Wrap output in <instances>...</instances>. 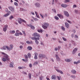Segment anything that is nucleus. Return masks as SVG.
I'll return each mask as SVG.
<instances>
[{
    "mask_svg": "<svg viewBox=\"0 0 80 80\" xmlns=\"http://www.w3.org/2000/svg\"><path fill=\"white\" fill-rule=\"evenodd\" d=\"M33 36L34 37H38V38L40 37V34H39L37 33V32H35L33 33Z\"/></svg>",
    "mask_w": 80,
    "mask_h": 80,
    "instance_id": "obj_5",
    "label": "nucleus"
},
{
    "mask_svg": "<svg viewBox=\"0 0 80 80\" xmlns=\"http://www.w3.org/2000/svg\"><path fill=\"white\" fill-rule=\"evenodd\" d=\"M27 49L28 50H31L32 49V48L30 46H28L27 47Z\"/></svg>",
    "mask_w": 80,
    "mask_h": 80,
    "instance_id": "obj_21",
    "label": "nucleus"
},
{
    "mask_svg": "<svg viewBox=\"0 0 80 80\" xmlns=\"http://www.w3.org/2000/svg\"><path fill=\"white\" fill-rule=\"evenodd\" d=\"M62 39L64 40V41H67V39H66V38L64 37H62Z\"/></svg>",
    "mask_w": 80,
    "mask_h": 80,
    "instance_id": "obj_44",
    "label": "nucleus"
},
{
    "mask_svg": "<svg viewBox=\"0 0 80 80\" xmlns=\"http://www.w3.org/2000/svg\"><path fill=\"white\" fill-rule=\"evenodd\" d=\"M8 8L9 10H11V11H12V12L14 11V8H12V7H9Z\"/></svg>",
    "mask_w": 80,
    "mask_h": 80,
    "instance_id": "obj_18",
    "label": "nucleus"
},
{
    "mask_svg": "<svg viewBox=\"0 0 80 80\" xmlns=\"http://www.w3.org/2000/svg\"><path fill=\"white\" fill-rule=\"evenodd\" d=\"M38 32L42 33V29H38L37 30Z\"/></svg>",
    "mask_w": 80,
    "mask_h": 80,
    "instance_id": "obj_33",
    "label": "nucleus"
},
{
    "mask_svg": "<svg viewBox=\"0 0 80 80\" xmlns=\"http://www.w3.org/2000/svg\"><path fill=\"white\" fill-rule=\"evenodd\" d=\"M42 78H43V76H41V77L40 78V80H42Z\"/></svg>",
    "mask_w": 80,
    "mask_h": 80,
    "instance_id": "obj_50",
    "label": "nucleus"
},
{
    "mask_svg": "<svg viewBox=\"0 0 80 80\" xmlns=\"http://www.w3.org/2000/svg\"><path fill=\"white\" fill-rule=\"evenodd\" d=\"M31 13L32 15H35V14L33 12H31Z\"/></svg>",
    "mask_w": 80,
    "mask_h": 80,
    "instance_id": "obj_63",
    "label": "nucleus"
},
{
    "mask_svg": "<svg viewBox=\"0 0 80 80\" xmlns=\"http://www.w3.org/2000/svg\"><path fill=\"white\" fill-rule=\"evenodd\" d=\"M71 77L72 78H76V77L75 76L73 75L71 76Z\"/></svg>",
    "mask_w": 80,
    "mask_h": 80,
    "instance_id": "obj_37",
    "label": "nucleus"
},
{
    "mask_svg": "<svg viewBox=\"0 0 80 80\" xmlns=\"http://www.w3.org/2000/svg\"><path fill=\"white\" fill-rule=\"evenodd\" d=\"M10 32L11 33H15V31L14 30H13V31H11Z\"/></svg>",
    "mask_w": 80,
    "mask_h": 80,
    "instance_id": "obj_34",
    "label": "nucleus"
},
{
    "mask_svg": "<svg viewBox=\"0 0 80 80\" xmlns=\"http://www.w3.org/2000/svg\"><path fill=\"white\" fill-rule=\"evenodd\" d=\"M74 38H78V36L77 35H75V36H74Z\"/></svg>",
    "mask_w": 80,
    "mask_h": 80,
    "instance_id": "obj_45",
    "label": "nucleus"
},
{
    "mask_svg": "<svg viewBox=\"0 0 80 80\" xmlns=\"http://www.w3.org/2000/svg\"><path fill=\"white\" fill-rule=\"evenodd\" d=\"M78 63H80V60L78 61V62H77Z\"/></svg>",
    "mask_w": 80,
    "mask_h": 80,
    "instance_id": "obj_64",
    "label": "nucleus"
},
{
    "mask_svg": "<svg viewBox=\"0 0 80 80\" xmlns=\"http://www.w3.org/2000/svg\"><path fill=\"white\" fill-rule=\"evenodd\" d=\"M64 15H65L66 17H69V14H68V12L66 11H64Z\"/></svg>",
    "mask_w": 80,
    "mask_h": 80,
    "instance_id": "obj_8",
    "label": "nucleus"
},
{
    "mask_svg": "<svg viewBox=\"0 0 80 80\" xmlns=\"http://www.w3.org/2000/svg\"><path fill=\"white\" fill-rule=\"evenodd\" d=\"M22 32L23 34L24 35V36H26V34L25 33V31H22Z\"/></svg>",
    "mask_w": 80,
    "mask_h": 80,
    "instance_id": "obj_40",
    "label": "nucleus"
},
{
    "mask_svg": "<svg viewBox=\"0 0 80 80\" xmlns=\"http://www.w3.org/2000/svg\"><path fill=\"white\" fill-rule=\"evenodd\" d=\"M35 5L37 7H40V4L38 3H35Z\"/></svg>",
    "mask_w": 80,
    "mask_h": 80,
    "instance_id": "obj_17",
    "label": "nucleus"
},
{
    "mask_svg": "<svg viewBox=\"0 0 80 80\" xmlns=\"http://www.w3.org/2000/svg\"><path fill=\"white\" fill-rule=\"evenodd\" d=\"M24 57H25V58H26L27 59V58H28V57H27V55H25Z\"/></svg>",
    "mask_w": 80,
    "mask_h": 80,
    "instance_id": "obj_48",
    "label": "nucleus"
},
{
    "mask_svg": "<svg viewBox=\"0 0 80 80\" xmlns=\"http://www.w3.org/2000/svg\"><path fill=\"white\" fill-rule=\"evenodd\" d=\"M28 77L30 79H31V78H32L31 74H30V73H29L28 74Z\"/></svg>",
    "mask_w": 80,
    "mask_h": 80,
    "instance_id": "obj_32",
    "label": "nucleus"
},
{
    "mask_svg": "<svg viewBox=\"0 0 80 80\" xmlns=\"http://www.w3.org/2000/svg\"><path fill=\"white\" fill-rule=\"evenodd\" d=\"M9 47H10L8 46H7V50H9V51H10V50H12L13 47V45L12 44L10 45Z\"/></svg>",
    "mask_w": 80,
    "mask_h": 80,
    "instance_id": "obj_3",
    "label": "nucleus"
},
{
    "mask_svg": "<svg viewBox=\"0 0 80 80\" xmlns=\"http://www.w3.org/2000/svg\"><path fill=\"white\" fill-rule=\"evenodd\" d=\"M15 5H16V6H17L18 5V3L17 2H15L14 3Z\"/></svg>",
    "mask_w": 80,
    "mask_h": 80,
    "instance_id": "obj_47",
    "label": "nucleus"
},
{
    "mask_svg": "<svg viewBox=\"0 0 80 80\" xmlns=\"http://www.w3.org/2000/svg\"><path fill=\"white\" fill-rule=\"evenodd\" d=\"M57 50H58V48H55V51H57Z\"/></svg>",
    "mask_w": 80,
    "mask_h": 80,
    "instance_id": "obj_59",
    "label": "nucleus"
},
{
    "mask_svg": "<svg viewBox=\"0 0 80 80\" xmlns=\"http://www.w3.org/2000/svg\"><path fill=\"white\" fill-rule=\"evenodd\" d=\"M31 39H32V40H40V38L38 37L37 38L35 37H32Z\"/></svg>",
    "mask_w": 80,
    "mask_h": 80,
    "instance_id": "obj_9",
    "label": "nucleus"
},
{
    "mask_svg": "<svg viewBox=\"0 0 80 80\" xmlns=\"http://www.w3.org/2000/svg\"><path fill=\"white\" fill-rule=\"evenodd\" d=\"M20 48L21 49H22L23 48V46H20Z\"/></svg>",
    "mask_w": 80,
    "mask_h": 80,
    "instance_id": "obj_62",
    "label": "nucleus"
},
{
    "mask_svg": "<svg viewBox=\"0 0 80 80\" xmlns=\"http://www.w3.org/2000/svg\"><path fill=\"white\" fill-rule=\"evenodd\" d=\"M57 15L61 19H62V18H63V15H62L61 14H57Z\"/></svg>",
    "mask_w": 80,
    "mask_h": 80,
    "instance_id": "obj_11",
    "label": "nucleus"
},
{
    "mask_svg": "<svg viewBox=\"0 0 80 80\" xmlns=\"http://www.w3.org/2000/svg\"><path fill=\"white\" fill-rule=\"evenodd\" d=\"M71 37H72V38H73V37H74V34H72L71 35Z\"/></svg>",
    "mask_w": 80,
    "mask_h": 80,
    "instance_id": "obj_55",
    "label": "nucleus"
},
{
    "mask_svg": "<svg viewBox=\"0 0 80 80\" xmlns=\"http://www.w3.org/2000/svg\"><path fill=\"white\" fill-rule=\"evenodd\" d=\"M72 73L73 74H75L76 73V71L74 70H72L71 71Z\"/></svg>",
    "mask_w": 80,
    "mask_h": 80,
    "instance_id": "obj_22",
    "label": "nucleus"
},
{
    "mask_svg": "<svg viewBox=\"0 0 80 80\" xmlns=\"http://www.w3.org/2000/svg\"><path fill=\"white\" fill-rule=\"evenodd\" d=\"M65 62H71V60H70L68 59H65Z\"/></svg>",
    "mask_w": 80,
    "mask_h": 80,
    "instance_id": "obj_23",
    "label": "nucleus"
},
{
    "mask_svg": "<svg viewBox=\"0 0 80 80\" xmlns=\"http://www.w3.org/2000/svg\"><path fill=\"white\" fill-rule=\"evenodd\" d=\"M2 60L3 62H6L7 61V59L5 58H2Z\"/></svg>",
    "mask_w": 80,
    "mask_h": 80,
    "instance_id": "obj_30",
    "label": "nucleus"
},
{
    "mask_svg": "<svg viewBox=\"0 0 80 80\" xmlns=\"http://www.w3.org/2000/svg\"><path fill=\"white\" fill-rule=\"evenodd\" d=\"M22 61H23V62H27V61H28V60H25V59H22Z\"/></svg>",
    "mask_w": 80,
    "mask_h": 80,
    "instance_id": "obj_42",
    "label": "nucleus"
},
{
    "mask_svg": "<svg viewBox=\"0 0 80 80\" xmlns=\"http://www.w3.org/2000/svg\"><path fill=\"white\" fill-rule=\"evenodd\" d=\"M8 15H10V14L8 13H7L3 15L4 17H7L8 16Z\"/></svg>",
    "mask_w": 80,
    "mask_h": 80,
    "instance_id": "obj_26",
    "label": "nucleus"
},
{
    "mask_svg": "<svg viewBox=\"0 0 80 80\" xmlns=\"http://www.w3.org/2000/svg\"><path fill=\"white\" fill-rule=\"evenodd\" d=\"M34 55H35L34 56V59H37V58H37V55H38V54H37V53H35Z\"/></svg>",
    "mask_w": 80,
    "mask_h": 80,
    "instance_id": "obj_19",
    "label": "nucleus"
},
{
    "mask_svg": "<svg viewBox=\"0 0 80 80\" xmlns=\"http://www.w3.org/2000/svg\"><path fill=\"white\" fill-rule=\"evenodd\" d=\"M49 26V24L47 22H44L43 25L42 26V27L44 29H47L48 27Z\"/></svg>",
    "mask_w": 80,
    "mask_h": 80,
    "instance_id": "obj_1",
    "label": "nucleus"
},
{
    "mask_svg": "<svg viewBox=\"0 0 80 80\" xmlns=\"http://www.w3.org/2000/svg\"><path fill=\"white\" fill-rule=\"evenodd\" d=\"M65 25L66 27L67 28H68L69 27V24L67 23V22H66L65 23Z\"/></svg>",
    "mask_w": 80,
    "mask_h": 80,
    "instance_id": "obj_20",
    "label": "nucleus"
},
{
    "mask_svg": "<svg viewBox=\"0 0 80 80\" xmlns=\"http://www.w3.org/2000/svg\"><path fill=\"white\" fill-rule=\"evenodd\" d=\"M54 1H55V0H52V5H53L54 4Z\"/></svg>",
    "mask_w": 80,
    "mask_h": 80,
    "instance_id": "obj_58",
    "label": "nucleus"
},
{
    "mask_svg": "<svg viewBox=\"0 0 80 80\" xmlns=\"http://www.w3.org/2000/svg\"><path fill=\"white\" fill-rule=\"evenodd\" d=\"M65 3H67V2H70V0H65Z\"/></svg>",
    "mask_w": 80,
    "mask_h": 80,
    "instance_id": "obj_43",
    "label": "nucleus"
},
{
    "mask_svg": "<svg viewBox=\"0 0 80 80\" xmlns=\"http://www.w3.org/2000/svg\"><path fill=\"white\" fill-rule=\"evenodd\" d=\"M26 43H28V44H30L31 43H33V42L32 41H31L30 42L28 41H27L26 42Z\"/></svg>",
    "mask_w": 80,
    "mask_h": 80,
    "instance_id": "obj_25",
    "label": "nucleus"
},
{
    "mask_svg": "<svg viewBox=\"0 0 80 80\" xmlns=\"http://www.w3.org/2000/svg\"><path fill=\"white\" fill-rule=\"evenodd\" d=\"M61 28L62 30H64V31H65V28H64V27L63 26L61 27Z\"/></svg>",
    "mask_w": 80,
    "mask_h": 80,
    "instance_id": "obj_38",
    "label": "nucleus"
},
{
    "mask_svg": "<svg viewBox=\"0 0 80 80\" xmlns=\"http://www.w3.org/2000/svg\"><path fill=\"white\" fill-rule=\"evenodd\" d=\"M8 25H6L3 28V31L4 32H6L7 31V29L8 28Z\"/></svg>",
    "mask_w": 80,
    "mask_h": 80,
    "instance_id": "obj_6",
    "label": "nucleus"
},
{
    "mask_svg": "<svg viewBox=\"0 0 80 80\" xmlns=\"http://www.w3.org/2000/svg\"><path fill=\"white\" fill-rule=\"evenodd\" d=\"M57 78H58V80H60L61 79H62V77H61V76L59 77L57 76Z\"/></svg>",
    "mask_w": 80,
    "mask_h": 80,
    "instance_id": "obj_29",
    "label": "nucleus"
},
{
    "mask_svg": "<svg viewBox=\"0 0 80 80\" xmlns=\"http://www.w3.org/2000/svg\"><path fill=\"white\" fill-rule=\"evenodd\" d=\"M39 57L40 58H45V55H43V54H40L39 55Z\"/></svg>",
    "mask_w": 80,
    "mask_h": 80,
    "instance_id": "obj_7",
    "label": "nucleus"
},
{
    "mask_svg": "<svg viewBox=\"0 0 80 80\" xmlns=\"http://www.w3.org/2000/svg\"><path fill=\"white\" fill-rule=\"evenodd\" d=\"M60 48H61L60 47L58 46V50H60Z\"/></svg>",
    "mask_w": 80,
    "mask_h": 80,
    "instance_id": "obj_61",
    "label": "nucleus"
},
{
    "mask_svg": "<svg viewBox=\"0 0 80 80\" xmlns=\"http://www.w3.org/2000/svg\"><path fill=\"white\" fill-rule=\"evenodd\" d=\"M15 36H19V33L18 32H16V33L15 34Z\"/></svg>",
    "mask_w": 80,
    "mask_h": 80,
    "instance_id": "obj_35",
    "label": "nucleus"
},
{
    "mask_svg": "<svg viewBox=\"0 0 80 80\" xmlns=\"http://www.w3.org/2000/svg\"><path fill=\"white\" fill-rule=\"evenodd\" d=\"M27 27H31V28L32 29V30H34L35 29V27L33 26H32L31 24H27Z\"/></svg>",
    "mask_w": 80,
    "mask_h": 80,
    "instance_id": "obj_4",
    "label": "nucleus"
},
{
    "mask_svg": "<svg viewBox=\"0 0 80 80\" xmlns=\"http://www.w3.org/2000/svg\"><path fill=\"white\" fill-rule=\"evenodd\" d=\"M52 79H53L54 80H56L57 77L55 75H52L51 77Z\"/></svg>",
    "mask_w": 80,
    "mask_h": 80,
    "instance_id": "obj_13",
    "label": "nucleus"
},
{
    "mask_svg": "<svg viewBox=\"0 0 80 80\" xmlns=\"http://www.w3.org/2000/svg\"><path fill=\"white\" fill-rule=\"evenodd\" d=\"M67 6H68V5L65 4H62L61 5V7H63V8H66Z\"/></svg>",
    "mask_w": 80,
    "mask_h": 80,
    "instance_id": "obj_16",
    "label": "nucleus"
},
{
    "mask_svg": "<svg viewBox=\"0 0 80 80\" xmlns=\"http://www.w3.org/2000/svg\"><path fill=\"white\" fill-rule=\"evenodd\" d=\"M29 67H30L31 68H32V64L31 63L29 65Z\"/></svg>",
    "mask_w": 80,
    "mask_h": 80,
    "instance_id": "obj_49",
    "label": "nucleus"
},
{
    "mask_svg": "<svg viewBox=\"0 0 80 80\" xmlns=\"http://www.w3.org/2000/svg\"><path fill=\"white\" fill-rule=\"evenodd\" d=\"M77 50H78V48H75L73 50V51H72V53L73 54H74V53H75L76 52H77Z\"/></svg>",
    "mask_w": 80,
    "mask_h": 80,
    "instance_id": "obj_12",
    "label": "nucleus"
},
{
    "mask_svg": "<svg viewBox=\"0 0 80 80\" xmlns=\"http://www.w3.org/2000/svg\"><path fill=\"white\" fill-rule=\"evenodd\" d=\"M74 64H78V63L77 62H74Z\"/></svg>",
    "mask_w": 80,
    "mask_h": 80,
    "instance_id": "obj_56",
    "label": "nucleus"
},
{
    "mask_svg": "<svg viewBox=\"0 0 80 80\" xmlns=\"http://www.w3.org/2000/svg\"><path fill=\"white\" fill-rule=\"evenodd\" d=\"M34 20H35V21H37V20H38V19H37L36 18H35L34 19Z\"/></svg>",
    "mask_w": 80,
    "mask_h": 80,
    "instance_id": "obj_60",
    "label": "nucleus"
},
{
    "mask_svg": "<svg viewBox=\"0 0 80 80\" xmlns=\"http://www.w3.org/2000/svg\"><path fill=\"white\" fill-rule=\"evenodd\" d=\"M34 65H37L38 64V62H36L34 63Z\"/></svg>",
    "mask_w": 80,
    "mask_h": 80,
    "instance_id": "obj_53",
    "label": "nucleus"
},
{
    "mask_svg": "<svg viewBox=\"0 0 80 80\" xmlns=\"http://www.w3.org/2000/svg\"><path fill=\"white\" fill-rule=\"evenodd\" d=\"M18 68L19 69V70H20L21 69H23V68H25V67H18Z\"/></svg>",
    "mask_w": 80,
    "mask_h": 80,
    "instance_id": "obj_28",
    "label": "nucleus"
},
{
    "mask_svg": "<svg viewBox=\"0 0 80 80\" xmlns=\"http://www.w3.org/2000/svg\"><path fill=\"white\" fill-rule=\"evenodd\" d=\"M18 22L20 24H22V19L21 18H18Z\"/></svg>",
    "mask_w": 80,
    "mask_h": 80,
    "instance_id": "obj_10",
    "label": "nucleus"
},
{
    "mask_svg": "<svg viewBox=\"0 0 80 80\" xmlns=\"http://www.w3.org/2000/svg\"><path fill=\"white\" fill-rule=\"evenodd\" d=\"M1 53L2 55H4V58H5L7 60H8V61H9V60H10V59L8 58V55H7V54H6L3 52H1Z\"/></svg>",
    "mask_w": 80,
    "mask_h": 80,
    "instance_id": "obj_2",
    "label": "nucleus"
},
{
    "mask_svg": "<svg viewBox=\"0 0 80 80\" xmlns=\"http://www.w3.org/2000/svg\"><path fill=\"white\" fill-rule=\"evenodd\" d=\"M22 73H23V74H25V75H27V73H26V72H22Z\"/></svg>",
    "mask_w": 80,
    "mask_h": 80,
    "instance_id": "obj_54",
    "label": "nucleus"
},
{
    "mask_svg": "<svg viewBox=\"0 0 80 80\" xmlns=\"http://www.w3.org/2000/svg\"><path fill=\"white\" fill-rule=\"evenodd\" d=\"M56 57L57 61H60V59L59 57L58 56V55L56 54Z\"/></svg>",
    "mask_w": 80,
    "mask_h": 80,
    "instance_id": "obj_14",
    "label": "nucleus"
},
{
    "mask_svg": "<svg viewBox=\"0 0 80 80\" xmlns=\"http://www.w3.org/2000/svg\"><path fill=\"white\" fill-rule=\"evenodd\" d=\"M35 42L37 43V44H38L39 43V42H38V41L37 40H36L35 41Z\"/></svg>",
    "mask_w": 80,
    "mask_h": 80,
    "instance_id": "obj_41",
    "label": "nucleus"
},
{
    "mask_svg": "<svg viewBox=\"0 0 80 80\" xmlns=\"http://www.w3.org/2000/svg\"><path fill=\"white\" fill-rule=\"evenodd\" d=\"M54 18H55V19H56V20H58V19H59V18H58V17H57V16H55L54 17Z\"/></svg>",
    "mask_w": 80,
    "mask_h": 80,
    "instance_id": "obj_36",
    "label": "nucleus"
},
{
    "mask_svg": "<svg viewBox=\"0 0 80 80\" xmlns=\"http://www.w3.org/2000/svg\"><path fill=\"white\" fill-rule=\"evenodd\" d=\"M40 15L42 17V18H43V15H42V14L40 13Z\"/></svg>",
    "mask_w": 80,
    "mask_h": 80,
    "instance_id": "obj_52",
    "label": "nucleus"
},
{
    "mask_svg": "<svg viewBox=\"0 0 80 80\" xmlns=\"http://www.w3.org/2000/svg\"><path fill=\"white\" fill-rule=\"evenodd\" d=\"M76 7H77V5H74L73 6V8H76Z\"/></svg>",
    "mask_w": 80,
    "mask_h": 80,
    "instance_id": "obj_51",
    "label": "nucleus"
},
{
    "mask_svg": "<svg viewBox=\"0 0 80 80\" xmlns=\"http://www.w3.org/2000/svg\"><path fill=\"white\" fill-rule=\"evenodd\" d=\"M7 47H8V46H3L2 48V49L3 50H6L7 48Z\"/></svg>",
    "mask_w": 80,
    "mask_h": 80,
    "instance_id": "obj_27",
    "label": "nucleus"
},
{
    "mask_svg": "<svg viewBox=\"0 0 80 80\" xmlns=\"http://www.w3.org/2000/svg\"><path fill=\"white\" fill-rule=\"evenodd\" d=\"M56 71L58 72L61 73V74H63V72H62V71L59 70L58 69H56Z\"/></svg>",
    "mask_w": 80,
    "mask_h": 80,
    "instance_id": "obj_15",
    "label": "nucleus"
},
{
    "mask_svg": "<svg viewBox=\"0 0 80 80\" xmlns=\"http://www.w3.org/2000/svg\"><path fill=\"white\" fill-rule=\"evenodd\" d=\"M67 22H68V23H71V22L70 21L67 20Z\"/></svg>",
    "mask_w": 80,
    "mask_h": 80,
    "instance_id": "obj_57",
    "label": "nucleus"
},
{
    "mask_svg": "<svg viewBox=\"0 0 80 80\" xmlns=\"http://www.w3.org/2000/svg\"><path fill=\"white\" fill-rule=\"evenodd\" d=\"M10 67L13 68V63L12 62H11L10 63Z\"/></svg>",
    "mask_w": 80,
    "mask_h": 80,
    "instance_id": "obj_24",
    "label": "nucleus"
},
{
    "mask_svg": "<svg viewBox=\"0 0 80 80\" xmlns=\"http://www.w3.org/2000/svg\"><path fill=\"white\" fill-rule=\"evenodd\" d=\"M22 22H24V23H26V21H25V20L23 19H22Z\"/></svg>",
    "mask_w": 80,
    "mask_h": 80,
    "instance_id": "obj_46",
    "label": "nucleus"
},
{
    "mask_svg": "<svg viewBox=\"0 0 80 80\" xmlns=\"http://www.w3.org/2000/svg\"><path fill=\"white\" fill-rule=\"evenodd\" d=\"M28 56L29 58H31V54H30V53H28Z\"/></svg>",
    "mask_w": 80,
    "mask_h": 80,
    "instance_id": "obj_31",
    "label": "nucleus"
},
{
    "mask_svg": "<svg viewBox=\"0 0 80 80\" xmlns=\"http://www.w3.org/2000/svg\"><path fill=\"white\" fill-rule=\"evenodd\" d=\"M12 18H13V16H11L10 17H9V19L10 20H12Z\"/></svg>",
    "mask_w": 80,
    "mask_h": 80,
    "instance_id": "obj_39",
    "label": "nucleus"
}]
</instances>
